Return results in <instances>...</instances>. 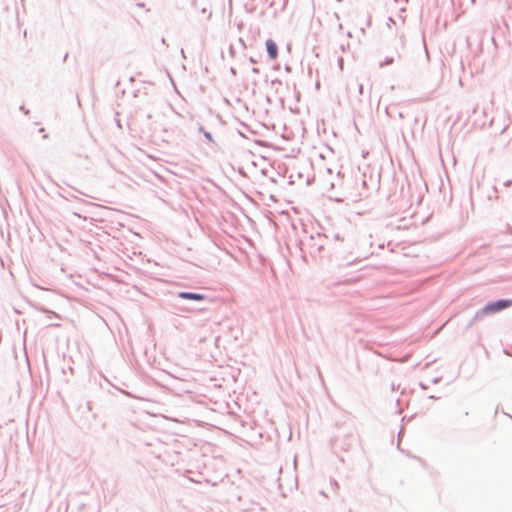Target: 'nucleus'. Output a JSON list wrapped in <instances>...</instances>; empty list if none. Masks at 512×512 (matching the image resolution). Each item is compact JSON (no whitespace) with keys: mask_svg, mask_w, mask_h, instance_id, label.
<instances>
[{"mask_svg":"<svg viewBox=\"0 0 512 512\" xmlns=\"http://www.w3.org/2000/svg\"><path fill=\"white\" fill-rule=\"evenodd\" d=\"M266 49H267V53L270 57L271 60H276L277 57H278V46L277 44L271 40V39H268L266 41Z\"/></svg>","mask_w":512,"mask_h":512,"instance_id":"f03ea898","label":"nucleus"},{"mask_svg":"<svg viewBox=\"0 0 512 512\" xmlns=\"http://www.w3.org/2000/svg\"><path fill=\"white\" fill-rule=\"evenodd\" d=\"M510 306H512V300H498L496 302L488 303L482 309V314H493L506 308H509Z\"/></svg>","mask_w":512,"mask_h":512,"instance_id":"f257e3e1","label":"nucleus"},{"mask_svg":"<svg viewBox=\"0 0 512 512\" xmlns=\"http://www.w3.org/2000/svg\"><path fill=\"white\" fill-rule=\"evenodd\" d=\"M179 297H181L183 299L196 300V301H201L204 299V296L202 294L189 293V292H181L179 294Z\"/></svg>","mask_w":512,"mask_h":512,"instance_id":"7ed1b4c3","label":"nucleus"}]
</instances>
